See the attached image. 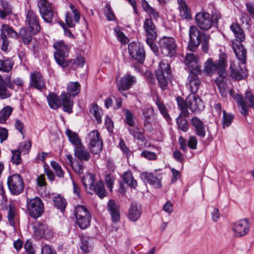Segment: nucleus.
Returning <instances> with one entry per match:
<instances>
[{"instance_id":"1","label":"nucleus","mask_w":254,"mask_h":254,"mask_svg":"<svg viewBox=\"0 0 254 254\" xmlns=\"http://www.w3.org/2000/svg\"><path fill=\"white\" fill-rule=\"evenodd\" d=\"M230 29L234 33L237 42H233L232 47L236 57L238 60L230 64L231 75L232 78L237 80H242L248 76L246 66L247 51L241 42L245 39V34L243 30L237 24L233 23Z\"/></svg>"},{"instance_id":"2","label":"nucleus","mask_w":254,"mask_h":254,"mask_svg":"<svg viewBox=\"0 0 254 254\" xmlns=\"http://www.w3.org/2000/svg\"><path fill=\"white\" fill-rule=\"evenodd\" d=\"M94 181L95 176L92 174H88L82 179V184L89 193L95 192L100 198H104L106 196L107 192L103 182L99 181L94 184Z\"/></svg>"},{"instance_id":"3","label":"nucleus","mask_w":254,"mask_h":254,"mask_svg":"<svg viewBox=\"0 0 254 254\" xmlns=\"http://www.w3.org/2000/svg\"><path fill=\"white\" fill-rule=\"evenodd\" d=\"M220 17V14L216 12H212L211 15L207 12H202L197 13L195 20L197 25L200 29L208 30L212 26H217Z\"/></svg>"},{"instance_id":"4","label":"nucleus","mask_w":254,"mask_h":254,"mask_svg":"<svg viewBox=\"0 0 254 254\" xmlns=\"http://www.w3.org/2000/svg\"><path fill=\"white\" fill-rule=\"evenodd\" d=\"M176 101L181 112L176 119V122L178 129L183 132H187L189 128V124L186 117L189 116L188 106L186 102L181 97L176 98Z\"/></svg>"},{"instance_id":"5","label":"nucleus","mask_w":254,"mask_h":254,"mask_svg":"<svg viewBox=\"0 0 254 254\" xmlns=\"http://www.w3.org/2000/svg\"><path fill=\"white\" fill-rule=\"evenodd\" d=\"M54 48L56 51L54 53V58L57 63L61 67H67L69 63L66 58L68 56L69 46L63 41H58L54 44Z\"/></svg>"},{"instance_id":"6","label":"nucleus","mask_w":254,"mask_h":254,"mask_svg":"<svg viewBox=\"0 0 254 254\" xmlns=\"http://www.w3.org/2000/svg\"><path fill=\"white\" fill-rule=\"evenodd\" d=\"M40 15L47 23H52L53 20L57 19L58 14L54 10L53 4L47 0H39L37 4Z\"/></svg>"},{"instance_id":"7","label":"nucleus","mask_w":254,"mask_h":254,"mask_svg":"<svg viewBox=\"0 0 254 254\" xmlns=\"http://www.w3.org/2000/svg\"><path fill=\"white\" fill-rule=\"evenodd\" d=\"M155 74L160 87L165 89L171 77V70L168 63L165 61H161L155 71Z\"/></svg>"},{"instance_id":"8","label":"nucleus","mask_w":254,"mask_h":254,"mask_svg":"<svg viewBox=\"0 0 254 254\" xmlns=\"http://www.w3.org/2000/svg\"><path fill=\"white\" fill-rule=\"evenodd\" d=\"M26 207L31 217L37 219L44 212V206L42 199L36 196L33 198H27Z\"/></svg>"},{"instance_id":"9","label":"nucleus","mask_w":254,"mask_h":254,"mask_svg":"<svg viewBox=\"0 0 254 254\" xmlns=\"http://www.w3.org/2000/svg\"><path fill=\"white\" fill-rule=\"evenodd\" d=\"M8 37L17 39L18 37V34L9 25L2 24L0 28V46L1 50L3 52L7 50L9 45Z\"/></svg>"},{"instance_id":"10","label":"nucleus","mask_w":254,"mask_h":254,"mask_svg":"<svg viewBox=\"0 0 254 254\" xmlns=\"http://www.w3.org/2000/svg\"><path fill=\"white\" fill-rule=\"evenodd\" d=\"M7 184L10 193L13 195H19L24 190V184L23 178L18 174L9 176Z\"/></svg>"},{"instance_id":"11","label":"nucleus","mask_w":254,"mask_h":254,"mask_svg":"<svg viewBox=\"0 0 254 254\" xmlns=\"http://www.w3.org/2000/svg\"><path fill=\"white\" fill-rule=\"evenodd\" d=\"M130 56L138 63L143 64L145 58L143 46L139 42H131L128 45Z\"/></svg>"},{"instance_id":"12","label":"nucleus","mask_w":254,"mask_h":254,"mask_svg":"<svg viewBox=\"0 0 254 254\" xmlns=\"http://www.w3.org/2000/svg\"><path fill=\"white\" fill-rule=\"evenodd\" d=\"M222 64H218L216 61L213 62L211 58L208 59L204 65V72L209 76H212L217 72L219 76L224 77L227 75L226 72L224 71V66Z\"/></svg>"},{"instance_id":"13","label":"nucleus","mask_w":254,"mask_h":254,"mask_svg":"<svg viewBox=\"0 0 254 254\" xmlns=\"http://www.w3.org/2000/svg\"><path fill=\"white\" fill-rule=\"evenodd\" d=\"M161 53L165 56L172 57L175 54V39L172 37L164 36L159 41Z\"/></svg>"},{"instance_id":"14","label":"nucleus","mask_w":254,"mask_h":254,"mask_svg":"<svg viewBox=\"0 0 254 254\" xmlns=\"http://www.w3.org/2000/svg\"><path fill=\"white\" fill-rule=\"evenodd\" d=\"M87 139L89 141V147L92 153L97 154L102 151L103 143L100 138V134L97 130L91 131L88 134Z\"/></svg>"},{"instance_id":"15","label":"nucleus","mask_w":254,"mask_h":254,"mask_svg":"<svg viewBox=\"0 0 254 254\" xmlns=\"http://www.w3.org/2000/svg\"><path fill=\"white\" fill-rule=\"evenodd\" d=\"M203 34H206L200 32L196 26H191L190 27L189 30L190 41L188 46V48L190 51L193 52L199 46Z\"/></svg>"},{"instance_id":"16","label":"nucleus","mask_w":254,"mask_h":254,"mask_svg":"<svg viewBox=\"0 0 254 254\" xmlns=\"http://www.w3.org/2000/svg\"><path fill=\"white\" fill-rule=\"evenodd\" d=\"M184 63L190 70V73H201L199 58L194 54H187Z\"/></svg>"},{"instance_id":"17","label":"nucleus","mask_w":254,"mask_h":254,"mask_svg":"<svg viewBox=\"0 0 254 254\" xmlns=\"http://www.w3.org/2000/svg\"><path fill=\"white\" fill-rule=\"evenodd\" d=\"M26 22L32 33L37 34L41 30L39 18L32 10H28L26 15Z\"/></svg>"},{"instance_id":"18","label":"nucleus","mask_w":254,"mask_h":254,"mask_svg":"<svg viewBox=\"0 0 254 254\" xmlns=\"http://www.w3.org/2000/svg\"><path fill=\"white\" fill-rule=\"evenodd\" d=\"M136 81L135 76L127 73L119 80H116L117 88L120 92L127 90L136 83Z\"/></svg>"},{"instance_id":"19","label":"nucleus","mask_w":254,"mask_h":254,"mask_svg":"<svg viewBox=\"0 0 254 254\" xmlns=\"http://www.w3.org/2000/svg\"><path fill=\"white\" fill-rule=\"evenodd\" d=\"M29 86L40 91L45 89V82L41 72L34 71L30 73Z\"/></svg>"},{"instance_id":"20","label":"nucleus","mask_w":254,"mask_h":254,"mask_svg":"<svg viewBox=\"0 0 254 254\" xmlns=\"http://www.w3.org/2000/svg\"><path fill=\"white\" fill-rule=\"evenodd\" d=\"M250 225L248 219L239 220L233 224L232 230L236 237H240L246 235L249 231Z\"/></svg>"},{"instance_id":"21","label":"nucleus","mask_w":254,"mask_h":254,"mask_svg":"<svg viewBox=\"0 0 254 254\" xmlns=\"http://www.w3.org/2000/svg\"><path fill=\"white\" fill-rule=\"evenodd\" d=\"M7 88L12 90L14 89V86L10 82V77L4 79L0 74V99H5L11 96V94Z\"/></svg>"},{"instance_id":"22","label":"nucleus","mask_w":254,"mask_h":254,"mask_svg":"<svg viewBox=\"0 0 254 254\" xmlns=\"http://www.w3.org/2000/svg\"><path fill=\"white\" fill-rule=\"evenodd\" d=\"M186 103L189 105L190 110L193 113H197L204 108V105L201 100L195 94H190L187 98Z\"/></svg>"},{"instance_id":"23","label":"nucleus","mask_w":254,"mask_h":254,"mask_svg":"<svg viewBox=\"0 0 254 254\" xmlns=\"http://www.w3.org/2000/svg\"><path fill=\"white\" fill-rule=\"evenodd\" d=\"M140 177L145 184L148 183L156 188L161 187L162 177L160 175H154L152 173L143 172L140 174Z\"/></svg>"},{"instance_id":"24","label":"nucleus","mask_w":254,"mask_h":254,"mask_svg":"<svg viewBox=\"0 0 254 254\" xmlns=\"http://www.w3.org/2000/svg\"><path fill=\"white\" fill-rule=\"evenodd\" d=\"M34 235L38 238H49L52 235V231L47 224L40 222H36L34 227Z\"/></svg>"},{"instance_id":"25","label":"nucleus","mask_w":254,"mask_h":254,"mask_svg":"<svg viewBox=\"0 0 254 254\" xmlns=\"http://www.w3.org/2000/svg\"><path fill=\"white\" fill-rule=\"evenodd\" d=\"M107 209L111 215L113 223H117L120 221V207L114 200L111 199L108 201Z\"/></svg>"},{"instance_id":"26","label":"nucleus","mask_w":254,"mask_h":254,"mask_svg":"<svg viewBox=\"0 0 254 254\" xmlns=\"http://www.w3.org/2000/svg\"><path fill=\"white\" fill-rule=\"evenodd\" d=\"M190 123L194 127L195 134L201 138H204L206 134V131L203 122L194 116L191 119Z\"/></svg>"},{"instance_id":"27","label":"nucleus","mask_w":254,"mask_h":254,"mask_svg":"<svg viewBox=\"0 0 254 254\" xmlns=\"http://www.w3.org/2000/svg\"><path fill=\"white\" fill-rule=\"evenodd\" d=\"M143 28L148 39H156L157 37L156 28L151 18H147L143 23Z\"/></svg>"},{"instance_id":"28","label":"nucleus","mask_w":254,"mask_h":254,"mask_svg":"<svg viewBox=\"0 0 254 254\" xmlns=\"http://www.w3.org/2000/svg\"><path fill=\"white\" fill-rule=\"evenodd\" d=\"M199 74L190 73L188 78L187 85L189 86L191 93L195 94L197 91L200 85V81L198 77Z\"/></svg>"},{"instance_id":"29","label":"nucleus","mask_w":254,"mask_h":254,"mask_svg":"<svg viewBox=\"0 0 254 254\" xmlns=\"http://www.w3.org/2000/svg\"><path fill=\"white\" fill-rule=\"evenodd\" d=\"M61 101V106H63V110L64 112L68 114L72 113L73 101L70 98V96L65 92H63L60 95Z\"/></svg>"},{"instance_id":"30","label":"nucleus","mask_w":254,"mask_h":254,"mask_svg":"<svg viewBox=\"0 0 254 254\" xmlns=\"http://www.w3.org/2000/svg\"><path fill=\"white\" fill-rule=\"evenodd\" d=\"M74 154L75 157L81 161H88L90 158L89 152L82 144L74 148Z\"/></svg>"},{"instance_id":"31","label":"nucleus","mask_w":254,"mask_h":254,"mask_svg":"<svg viewBox=\"0 0 254 254\" xmlns=\"http://www.w3.org/2000/svg\"><path fill=\"white\" fill-rule=\"evenodd\" d=\"M177 0L181 16L184 19H191L190 10L188 6L186 0Z\"/></svg>"},{"instance_id":"32","label":"nucleus","mask_w":254,"mask_h":254,"mask_svg":"<svg viewBox=\"0 0 254 254\" xmlns=\"http://www.w3.org/2000/svg\"><path fill=\"white\" fill-rule=\"evenodd\" d=\"M141 206L136 203H132L128 209V218L133 221H136L140 216Z\"/></svg>"},{"instance_id":"33","label":"nucleus","mask_w":254,"mask_h":254,"mask_svg":"<svg viewBox=\"0 0 254 254\" xmlns=\"http://www.w3.org/2000/svg\"><path fill=\"white\" fill-rule=\"evenodd\" d=\"M47 101L50 107L56 110L61 107V101L59 96L54 92H50L47 97Z\"/></svg>"},{"instance_id":"34","label":"nucleus","mask_w":254,"mask_h":254,"mask_svg":"<svg viewBox=\"0 0 254 254\" xmlns=\"http://www.w3.org/2000/svg\"><path fill=\"white\" fill-rule=\"evenodd\" d=\"M122 178L124 182L130 188L135 189L137 186V181L133 178L130 171L125 172L122 175Z\"/></svg>"},{"instance_id":"35","label":"nucleus","mask_w":254,"mask_h":254,"mask_svg":"<svg viewBox=\"0 0 254 254\" xmlns=\"http://www.w3.org/2000/svg\"><path fill=\"white\" fill-rule=\"evenodd\" d=\"M234 99L237 103L238 107L240 108L241 113L244 116H246L248 114V107L243 97L239 94H236L234 96Z\"/></svg>"},{"instance_id":"36","label":"nucleus","mask_w":254,"mask_h":254,"mask_svg":"<svg viewBox=\"0 0 254 254\" xmlns=\"http://www.w3.org/2000/svg\"><path fill=\"white\" fill-rule=\"evenodd\" d=\"M66 89L65 94H67L70 97H75L80 93V85L78 82H70L68 84Z\"/></svg>"},{"instance_id":"37","label":"nucleus","mask_w":254,"mask_h":254,"mask_svg":"<svg viewBox=\"0 0 254 254\" xmlns=\"http://www.w3.org/2000/svg\"><path fill=\"white\" fill-rule=\"evenodd\" d=\"M0 5L2 8H0V18L4 19L12 13V7L6 0H0Z\"/></svg>"},{"instance_id":"38","label":"nucleus","mask_w":254,"mask_h":254,"mask_svg":"<svg viewBox=\"0 0 254 254\" xmlns=\"http://www.w3.org/2000/svg\"><path fill=\"white\" fill-rule=\"evenodd\" d=\"M65 133L67 136L69 142L74 146V148L82 144L80 138L75 132L67 128Z\"/></svg>"},{"instance_id":"39","label":"nucleus","mask_w":254,"mask_h":254,"mask_svg":"<svg viewBox=\"0 0 254 254\" xmlns=\"http://www.w3.org/2000/svg\"><path fill=\"white\" fill-rule=\"evenodd\" d=\"M79 247L83 253H88L92 249V244L89 237L86 236L81 237Z\"/></svg>"},{"instance_id":"40","label":"nucleus","mask_w":254,"mask_h":254,"mask_svg":"<svg viewBox=\"0 0 254 254\" xmlns=\"http://www.w3.org/2000/svg\"><path fill=\"white\" fill-rule=\"evenodd\" d=\"M13 65V61L9 58L0 60V71L8 72L12 69Z\"/></svg>"},{"instance_id":"41","label":"nucleus","mask_w":254,"mask_h":254,"mask_svg":"<svg viewBox=\"0 0 254 254\" xmlns=\"http://www.w3.org/2000/svg\"><path fill=\"white\" fill-rule=\"evenodd\" d=\"M19 34L23 43L26 45L29 44L31 42L32 39V35H34L32 33L31 30L28 31L24 28L20 29Z\"/></svg>"},{"instance_id":"42","label":"nucleus","mask_w":254,"mask_h":254,"mask_svg":"<svg viewBox=\"0 0 254 254\" xmlns=\"http://www.w3.org/2000/svg\"><path fill=\"white\" fill-rule=\"evenodd\" d=\"M54 205L62 212L64 211L66 206V200L61 195H58L53 198Z\"/></svg>"},{"instance_id":"43","label":"nucleus","mask_w":254,"mask_h":254,"mask_svg":"<svg viewBox=\"0 0 254 254\" xmlns=\"http://www.w3.org/2000/svg\"><path fill=\"white\" fill-rule=\"evenodd\" d=\"M13 108L9 106L3 108L0 112V124H4L11 115Z\"/></svg>"},{"instance_id":"44","label":"nucleus","mask_w":254,"mask_h":254,"mask_svg":"<svg viewBox=\"0 0 254 254\" xmlns=\"http://www.w3.org/2000/svg\"><path fill=\"white\" fill-rule=\"evenodd\" d=\"M74 215L75 218H80L83 216H91L90 212L87 208L84 205H78L74 209Z\"/></svg>"},{"instance_id":"45","label":"nucleus","mask_w":254,"mask_h":254,"mask_svg":"<svg viewBox=\"0 0 254 254\" xmlns=\"http://www.w3.org/2000/svg\"><path fill=\"white\" fill-rule=\"evenodd\" d=\"M91 219V216H83L80 218H76L77 225L81 229H85L89 226Z\"/></svg>"},{"instance_id":"46","label":"nucleus","mask_w":254,"mask_h":254,"mask_svg":"<svg viewBox=\"0 0 254 254\" xmlns=\"http://www.w3.org/2000/svg\"><path fill=\"white\" fill-rule=\"evenodd\" d=\"M156 104L161 114L169 123L171 120L169 115L167 112V109L165 106L164 103L158 97L156 99Z\"/></svg>"},{"instance_id":"47","label":"nucleus","mask_w":254,"mask_h":254,"mask_svg":"<svg viewBox=\"0 0 254 254\" xmlns=\"http://www.w3.org/2000/svg\"><path fill=\"white\" fill-rule=\"evenodd\" d=\"M124 113L125 114V123L130 127H133L135 125V116L128 109H125Z\"/></svg>"},{"instance_id":"48","label":"nucleus","mask_w":254,"mask_h":254,"mask_svg":"<svg viewBox=\"0 0 254 254\" xmlns=\"http://www.w3.org/2000/svg\"><path fill=\"white\" fill-rule=\"evenodd\" d=\"M90 112L93 113L97 124H101L102 123V109L97 104H94L90 110Z\"/></svg>"},{"instance_id":"49","label":"nucleus","mask_w":254,"mask_h":254,"mask_svg":"<svg viewBox=\"0 0 254 254\" xmlns=\"http://www.w3.org/2000/svg\"><path fill=\"white\" fill-rule=\"evenodd\" d=\"M128 131L130 134H131L134 138L139 140L142 141L144 138V135L142 132L139 131L137 127H130L127 128Z\"/></svg>"},{"instance_id":"50","label":"nucleus","mask_w":254,"mask_h":254,"mask_svg":"<svg viewBox=\"0 0 254 254\" xmlns=\"http://www.w3.org/2000/svg\"><path fill=\"white\" fill-rule=\"evenodd\" d=\"M154 110L153 108H147L142 112L144 116V126L147 127L151 124V117L153 116Z\"/></svg>"},{"instance_id":"51","label":"nucleus","mask_w":254,"mask_h":254,"mask_svg":"<svg viewBox=\"0 0 254 254\" xmlns=\"http://www.w3.org/2000/svg\"><path fill=\"white\" fill-rule=\"evenodd\" d=\"M8 211L7 214L8 220L11 225L14 224V217L15 215V206L14 204L11 202L8 205Z\"/></svg>"},{"instance_id":"52","label":"nucleus","mask_w":254,"mask_h":254,"mask_svg":"<svg viewBox=\"0 0 254 254\" xmlns=\"http://www.w3.org/2000/svg\"><path fill=\"white\" fill-rule=\"evenodd\" d=\"M222 124L223 127H229L234 119V115L232 114H227L225 110L223 111Z\"/></svg>"},{"instance_id":"53","label":"nucleus","mask_w":254,"mask_h":254,"mask_svg":"<svg viewBox=\"0 0 254 254\" xmlns=\"http://www.w3.org/2000/svg\"><path fill=\"white\" fill-rule=\"evenodd\" d=\"M51 165L56 172V175L59 178H64V172L61 166L56 161H52Z\"/></svg>"},{"instance_id":"54","label":"nucleus","mask_w":254,"mask_h":254,"mask_svg":"<svg viewBox=\"0 0 254 254\" xmlns=\"http://www.w3.org/2000/svg\"><path fill=\"white\" fill-rule=\"evenodd\" d=\"M73 171L77 175L83 174L84 167L82 163L79 161H75L74 163L71 166Z\"/></svg>"},{"instance_id":"55","label":"nucleus","mask_w":254,"mask_h":254,"mask_svg":"<svg viewBox=\"0 0 254 254\" xmlns=\"http://www.w3.org/2000/svg\"><path fill=\"white\" fill-rule=\"evenodd\" d=\"M11 161L14 164L18 165L21 163V153L19 150H12Z\"/></svg>"},{"instance_id":"56","label":"nucleus","mask_w":254,"mask_h":254,"mask_svg":"<svg viewBox=\"0 0 254 254\" xmlns=\"http://www.w3.org/2000/svg\"><path fill=\"white\" fill-rule=\"evenodd\" d=\"M202 37V38L201 41L202 50L205 53H207L209 49L208 42L210 39V37L207 34H203Z\"/></svg>"},{"instance_id":"57","label":"nucleus","mask_w":254,"mask_h":254,"mask_svg":"<svg viewBox=\"0 0 254 254\" xmlns=\"http://www.w3.org/2000/svg\"><path fill=\"white\" fill-rule=\"evenodd\" d=\"M140 156L150 160H155L157 159L156 154L154 152L148 150L143 151L141 153Z\"/></svg>"},{"instance_id":"58","label":"nucleus","mask_w":254,"mask_h":254,"mask_svg":"<svg viewBox=\"0 0 254 254\" xmlns=\"http://www.w3.org/2000/svg\"><path fill=\"white\" fill-rule=\"evenodd\" d=\"M156 39L146 38V42L153 52V53L157 55L159 53V51L157 45L154 42V41Z\"/></svg>"},{"instance_id":"59","label":"nucleus","mask_w":254,"mask_h":254,"mask_svg":"<svg viewBox=\"0 0 254 254\" xmlns=\"http://www.w3.org/2000/svg\"><path fill=\"white\" fill-rule=\"evenodd\" d=\"M31 147V142L30 140H25L21 143L20 150L24 153H28Z\"/></svg>"},{"instance_id":"60","label":"nucleus","mask_w":254,"mask_h":254,"mask_svg":"<svg viewBox=\"0 0 254 254\" xmlns=\"http://www.w3.org/2000/svg\"><path fill=\"white\" fill-rule=\"evenodd\" d=\"M46 178L44 175L41 174L37 178V185L38 188H46L47 186Z\"/></svg>"},{"instance_id":"61","label":"nucleus","mask_w":254,"mask_h":254,"mask_svg":"<svg viewBox=\"0 0 254 254\" xmlns=\"http://www.w3.org/2000/svg\"><path fill=\"white\" fill-rule=\"evenodd\" d=\"M69 7L74 14V22L78 23L80 19V13L74 5L72 3L69 4Z\"/></svg>"},{"instance_id":"62","label":"nucleus","mask_w":254,"mask_h":254,"mask_svg":"<svg viewBox=\"0 0 254 254\" xmlns=\"http://www.w3.org/2000/svg\"><path fill=\"white\" fill-rule=\"evenodd\" d=\"M41 254H57V253L51 246L45 245L42 247Z\"/></svg>"},{"instance_id":"63","label":"nucleus","mask_w":254,"mask_h":254,"mask_svg":"<svg viewBox=\"0 0 254 254\" xmlns=\"http://www.w3.org/2000/svg\"><path fill=\"white\" fill-rule=\"evenodd\" d=\"M119 146L123 152L128 157L130 155V151L126 145L125 141L121 139L119 142Z\"/></svg>"},{"instance_id":"64","label":"nucleus","mask_w":254,"mask_h":254,"mask_svg":"<svg viewBox=\"0 0 254 254\" xmlns=\"http://www.w3.org/2000/svg\"><path fill=\"white\" fill-rule=\"evenodd\" d=\"M245 98L249 102V106L254 110V95L251 92H247Z\"/></svg>"}]
</instances>
